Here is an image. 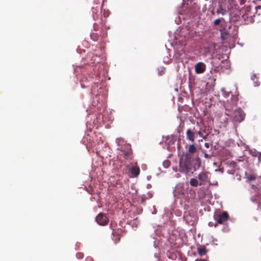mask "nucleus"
<instances>
[{
    "label": "nucleus",
    "instance_id": "nucleus-1",
    "mask_svg": "<svg viewBox=\"0 0 261 261\" xmlns=\"http://www.w3.org/2000/svg\"><path fill=\"white\" fill-rule=\"evenodd\" d=\"M191 170V157L188 153L181 155L179 161V171L187 173Z\"/></svg>",
    "mask_w": 261,
    "mask_h": 261
},
{
    "label": "nucleus",
    "instance_id": "nucleus-2",
    "mask_svg": "<svg viewBox=\"0 0 261 261\" xmlns=\"http://www.w3.org/2000/svg\"><path fill=\"white\" fill-rule=\"evenodd\" d=\"M214 218L216 222L215 224V227H216L218 224H224L225 222L229 219V216L226 212H223L222 213H215L214 216Z\"/></svg>",
    "mask_w": 261,
    "mask_h": 261
},
{
    "label": "nucleus",
    "instance_id": "nucleus-3",
    "mask_svg": "<svg viewBox=\"0 0 261 261\" xmlns=\"http://www.w3.org/2000/svg\"><path fill=\"white\" fill-rule=\"evenodd\" d=\"M133 151L130 148H123L121 150L120 155L125 160L130 161L133 159Z\"/></svg>",
    "mask_w": 261,
    "mask_h": 261
},
{
    "label": "nucleus",
    "instance_id": "nucleus-4",
    "mask_svg": "<svg viewBox=\"0 0 261 261\" xmlns=\"http://www.w3.org/2000/svg\"><path fill=\"white\" fill-rule=\"evenodd\" d=\"M245 114L241 109L236 110L233 113V118L236 122H240L244 118Z\"/></svg>",
    "mask_w": 261,
    "mask_h": 261
},
{
    "label": "nucleus",
    "instance_id": "nucleus-5",
    "mask_svg": "<svg viewBox=\"0 0 261 261\" xmlns=\"http://www.w3.org/2000/svg\"><path fill=\"white\" fill-rule=\"evenodd\" d=\"M97 223L100 225H106L109 222V219L105 214H99L96 217Z\"/></svg>",
    "mask_w": 261,
    "mask_h": 261
},
{
    "label": "nucleus",
    "instance_id": "nucleus-6",
    "mask_svg": "<svg viewBox=\"0 0 261 261\" xmlns=\"http://www.w3.org/2000/svg\"><path fill=\"white\" fill-rule=\"evenodd\" d=\"M196 136L195 134V128H188L186 131V138L188 140L194 142Z\"/></svg>",
    "mask_w": 261,
    "mask_h": 261
},
{
    "label": "nucleus",
    "instance_id": "nucleus-7",
    "mask_svg": "<svg viewBox=\"0 0 261 261\" xmlns=\"http://www.w3.org/2000/svg\"><path fill=\"white\" fill-rule=\"evenodd\" d=\"M206 69L205 64L202 62H198L195 66V71L197 74H201L203 73Z\"/></svg>",
    "mask_w": 261,
    "mask_h": 261
},
{
    "label": "nucleus",
    "instance_id": "nucleus-8",
    "mask_svg": "<svg viewBox=\"0 0 261 261\" xmlns=\"http://www.w3.org/2000/svg\"><path fill=\"white\" fill-rule=\"evenodd\" d=\"M198 178L200 180L199 185H204L208 181V175L206 172H202L198 175Z\"/></svg>",
    "mask_w": 261,
    "mask_h": 261
},
{
    "label": "nucleus",
    "instance_id": "nucleus-9",
    "mask_svg": "<svg viewBox=\"0 0 261 261\" xmlns=\"http://www.w3.org/2000/svg\"><path fill=\"white\" fill-rule=\"evenodd\" d=\"M130 172L134 177H137L140 174V168L138 166H133L130 169Z\"/></svg>",
    "mask_w": 261,
    "mask_h": 261
},
{
    "label": "nucleus",
    "instance_id": "nucleus-10",
    "mask_svg": "<svg viewBox=\"0 0 261 261\" xmlns=\"http://www.w3.org/2000/svg\"><path fill=\"white\" fill-rule=\"evenodd\" d=\"M197 251L198 253V254L200 256H203L206 254L207 250L206 249V248L204 246H201L200 247H198L197 249Z\"/></svg>",
    "mask_w": 261,
    "mask_h": 261
},
{
    "label": "nucleus",
    "instance_id": "nucleus-11",
    "mask_svg": "<svg viewBox=\"0 0 261 261\" xmlns=\"http://www.w3.org/2000/svg\"><path fill=\"white\" fill-rule=\"evenodd\" d=\"M220 31L221 32V39L222 40H225L227 38V37H228V33L224 29L220 30Z\"/></svg>",
    "mask_w": 261,
    "mask_h": 261
},
{
    "label": "nucleus",
    "instance_id": "nucleus-12",
    "mask_svg": "<svg viewBox=\"0 0 261 261\" xmlns=\"http://www.w3.org/2000/svg\"><path fill=\"white\" fill-rule=\"evenodd\" d=\"M226 12L227 11L225 9L222 8L221 6H219L216 11V13L217 14H221L222 15H225L226 13Z\"/></svg>",
    "mask_w": 261,
    "mask_h": 261
},
{
    "label": "nucleus",
    "instance_id": "nucleus-13",
    "mask_svg": "<svg viewBox=\"0 0 261 261\" xmlns=\"http://www.w3.org/2000/svg\"><path fill=\"white\" fill-rule=\"evenodd\" d=\"M190 185L192 187H197L198 185V181L196 178H192L190 180Z\"/></svg>",
    "mask_w": 261,
    "mask_h": 261
},
{
    "label": "nucleus",
    "instance_id": "nucleus-14",
    "mask_svg": "<svg viewBox=\"0 0 261 261\" xmlns=\"http://www.w3.org/2000/svg\"><path fill=\"white\" fill-rule=\"evenodd\" d=\"M196 150V148L194 146V144H191V145H189V149H188V151L189 153H194V152H195Z\"/></svg>",
    "mask_w": 261,
    "mask_h": 261
},
{
    "label": "nucleus",
    "instance_id": "nucleus-15",
    "mask_svg": "<svg viewBox=\"0 0 261 261\" xmlns=\"http://www.w3.org/2000/svg\"><path fill=\"white\" fill-rule=\"evenodd\" d=\"M200 165H201V160L198 157L196 158L195 161L194 167L195 168L197 167L198 168L199 167H200Z\"/></svg>",
    "mask_w": 261,
    "mask_h": 261
},
{
    "label": "nucleus",
    "instance_id": "nucleus-16",
    "mask_svg": "<svg viewBox=\"0 0 261 261\" xmlns=\"http://www.w3.org/2000/svg\"><path fill=\"white\" fill-rule=\"evenodd\" d=\"M224 20V18L222 17H221L220 18H218L214 20V21L213 22L214 25H218L220 24V22Z\"/></svg>",
    "mask_w": 261,
    "mask_h": 261
},
{
    "label": "nucleus",
    "instance_id": "nucleus-17",
    "mask_svg": "<svg viewBox=\"0 0 261 261\" xmlns=\"http://www.w3.org/2000/svg\"><path fill=\"white\" fill-rule=\"evenodd\" d=\"M195 134H196V136L197 135H199L200 137L203 138V139H205V137L203 136L202 133L201 131V129L197 130V129L195 128Z\"/></svg>",
    "mask_w": 261,
    "mask_h": 261
},
{
    "label": "nucleus",
    "instance_id": "nucleus-18",
    "mask_svg": "<svg viewBox=\"0 0 261 261\" xmlns=\"http://www.w3.org/2000/svg\"><path fill=\"white\" fill-rule=\"evenodd\" d=\"M216 79L214 77H210L207 84H210L212 86H214Z\"/></svg>",
    "mask_w": 261,
    "mask_h": 261
},
{
    "label": "nucleus",
    "instance_id": "nucleus-19",
    "mask_svg": "<svg viewBox=\"0 0 261 261\" xmlns=\"http://www.w3.org/2000/svg\"><path fill=\"white\" fill-rule=\"evenodd\" d=\"M216 44L215 43H213L210 44V46L208 47L209 51H211L212 50H213V51L215 50V48H216Z\"/></svg>",
    "mask_w": 261,
    "mask_h": 261
},
{
    "label": "nucleus",
    "instance_id": "nucleus-20",
    "mask_svg": "<svg viewBox=\"0 0 261 261\" xmlns=\"http://www.w3.org/2000/svg\"><path fill=\"white\" fill-rule=\"evenodd\" d=\"M91 37L94 41H97L98 39V36L97 33H93L91 35Z\"/></svg>",
    "mask_w": 261,
    "mask_h": 261
},
{
    "label": "nucleus",
    "instance_id": "nucleus-21",
    "mask_svg": "<svg viewBox=\"0 0 261 261\" xmlns=\"http://www.w3.org/2000/svg\"><path fill=\"white\" fill-rule=\"evenodd\" d=\"M248 179L249 180H253L255 179V176L254 175H250L248 176Z\"/></svg>",
    "mask_w": 261,
    "mask_h": 261
},
{
    "label": "nucleus",
    "instance_id": "nucleus-22",
    "mask_svg": "<svg viewBox=\"0 0 261 261\" xmlns=\"http://www.w3.org/2000/svg\"><path fill=\"white\" fill-rule=\"evenodd\" d=\"M76 256L79 258H82L83 257V254L81 253H78Z\"/></svg>",
    "mask_w": 261,
    "mask_h": 261
},
{
    "label": "nucleus",
    "instance_id": "nucleus-23",
    "mask_svg": "<svg viewBox=\"0 0 261 261\" xmlns=\"http://www.w3.org/2000/svg\"><path fill=\"white\" fill-rule=\"evenodd\" d=\"M145 201V198L143 197V196L141 197V203L142 204H144Z\"/></svg>",
    "mask_w": 261,
    "mask_h": 261
},
{
    "label": "nucleus",
    "instance_id": "nucleus-24",
    "mask_svg": "<svg viewBox=\"0 0 261 261\" xmlns=\"http://www.w3.org/2000/svg\"><path fill=\"white\" fill-rule=\"evenodd\" d=\"M109 13L108 12H104L103 15L105 17H107L109 16Z\"/></svg>",
    "mask_w": 261,
    "mask_h": 261
},
{
    "label": "nucleus",
    "instance_id": "nucleus-25",
    "mask_svg": "<svg viewBox=\"0 0 261 261\" xmlns=\"http://www.w3.org/2000/svg\"><path fill=\"white\" fill-rule=\"evenodd\" d=\"M204 146L206 148H208L210 147V143H204Z\"/></svg>",
    "mask_w": 261,
    "mask_h": 261
},
{
    "label": "nucleus",
    "instance_id": "nucleus-26",
    "mask_svg": "<svg viewBox=\"0 0 261 261\" xmlns=\"http://www.w3.org/2000/svg\"><path fill=\"white\" fill-rule=\"evenodd\" d=\"M239 2L241 5H243L245 4L246 0H239Z\"/></svg>",
    "mask_w": 261,
    "mask_h": 261
},
{
    "label": "nucleus",
    "instance_id": "nucleus-27",
    "mask_svg": "<svg viewBox=\"0 0 261 261\" xmlns=\"http://www.w3.org/2000/svg\"><path fill=\"white\" fill-rule=\"evenodd\" d=\"M204 157L206 159L209 158L210 156L208 154L205 153H204Z\"/></svg>",
    "mask_w": 261,
    "mask_h": 261
},
{
    "label": "nucleus",
    "instance_id": "nucleus-28",
    "mask_svg": "<svg viewBox=\"0 0 261 261\" xmlns=\"http://www.w3.org/2000/svg\"><path fill=\"white\" fill-rule=\"evenodd\" d=\"M182 188V186H178V187H176V191H178V189H179V188Z\"/></svg>",
    "mask_w": 261,
    "mask_h": 261
},
{
    "label": "nucleus",
    "instance_id": "nucleus-29",
    "mask_svg": "<svg viewBox=\"0 0 261 261\" xmlns=\"http://www.w3.org/2000/svg\"><path fill=\"white\" fill-rule=\"evenodd\" d=\"M195 261H206V260L205 259H196Z\"/></svg>",
    "mask_w": 261,
    "mask_h": 261
},
{
    "label": "nucleus",
    "instance_id": "nucleus-30",
    "mask_svg": "<svg viewBox=\"0 0 261 261\" xmlns=\"http://www.w3.org/2000/svg\"><path fill=\"white\" fill-rule=\"evenodd\" d=\"M106 36H107L106 33H104V34H103L102 37L105 38L106 37Z\"/></svg>",
    "mask_w": 261,
    "mask_h": 261
},
{
    "label": "nucleus",
    "instance_id": "nucleus-31",
    "mask_svg": "<svg viewBox=\"0 0 261 261\" xmlns=\"http://www.w3.org/2000/svg\"><path fill=\"white\" fill-rule=\"evenodd\" d=\"M179 193L182 194V195H184V191H179Z\"/></svg>",
    "mask_w": 261,
    "mask_h": 261
},
{
    "label": "nucleus",
    "instance_id": "nucleus-32",
    "mask_svg": "<svg viewBox=\"0 0 261 261\" xmlns=\"http://www.w3.org/2000/svg\"><path fill=\"white\" fill-rule=\"evenodd\" d=\"M165 164H167V165H168L169 163V162L167 161V162H165Z\"/></svg>",
    "mask_w": 261,
    "mask_h": 261
},
{
    "label": "nucleus",
    "instance_id": "nucleus-33",
    "mask_svg": "<svg viewBox=\"0 0 261 261\" xmlns=\"http://www.w3.org/2000/svg\"><path fill=\"white\" fill-rule=\"evenodd\" d=\"M94 30H95V31H96V30H97V29L96 28V27H95V25H94Z\"/></svg>",
    "mask_w": 261,
    "mask_h": 261
},
{
    "label": "nucleus",
    "instance_id": "nucleus-34",
    "mask_svg": "<svg viewBox=\"0 0 261 261\" xmlns=\"http://www.w3.org/2000/svg\"><path fill=\"white\" fill-rule=\"evenodd\" d=\"M172 138H173V140H175L174 137H173Z\"/></svg>",
    "mask_w": 261,
    "mask_h": 261
},
{
    "label": "nucleus",
    "instance_id": "nucleus-35",
    "mask_svg": "<svg viewBox=\"0 0 261 261\" xmlns=\"http://www.w3.org/2000/svg\"><path fill=\"white\" fill-rule=\"evenodd\" d=\"M93 17H94V19H96L94 16H93Z\"/></svg>",
    "mask_w": 261,
    "mask_h": 261
}]
</instances>
